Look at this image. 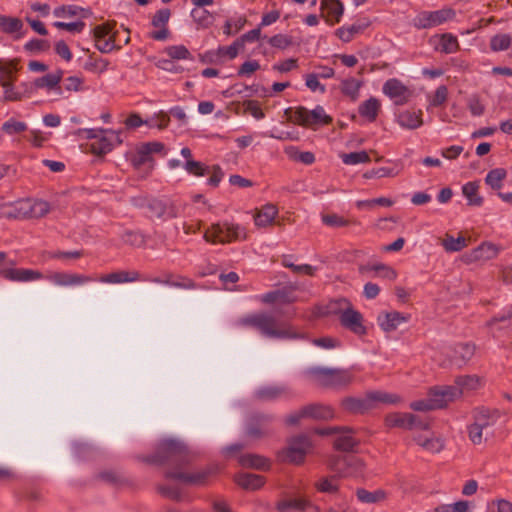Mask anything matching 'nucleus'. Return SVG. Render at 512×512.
Segmentation results:
<instances>
[{"mask_svg":"<svg viewBox=\"0 0 512 512\" xmlns=\"http://www.w3.org/2000/svg\"><path fill=\"white\" fill-rule=\"evenodd\" d=\"M248 237L247 229L234 222L224 221L212 224L203 235L205 241L211 244H227L244 241Z\"/></svg>","mask_w":512,"mask_h":512,"instance_id":"obj_3","label":"nucleus"},{"mask_svg":"<svg viewBox=\"0 0 512 512\" xmlns=\"http://www.w3.org/2000/svg\"><path fill=\"white\" fill-rule=\"evenodd\" d=\"M429 43L435 51L445 54L455 53L459 49L458 39L451 33L434 35L429 39Z\"/></svg>","mask_w":512,"mask_h":512,"instance_id":"obj_17","label":"nucleus"},{"mask_svg":"<svg viewBox=\"0 0 512 512\" xmlns=\"http://www.w3.org/2000/svg\"><path fill=\"white\" fill-rule=\"evenodd\" d=\"M397 124L406 130H414L423 125L422 110L406 109L396 114Z\"/></svg>","mask_w":512,"mask_h":512,"instance_id":"obj_19","label":"nucleus"},{"mask_svg":"<svg viewBox=\"0 0 512 512\" xmlns=\"http://www.w3.org/2000/svg\"><path fill=\"white\" fill-rule=\"evenodd\" d=\"M432 400H437L442 403L441 408L447 406L450 402L462 396V390L459 387L453 386H441L435 387L429 392Z\"/></svg>","mask_w":512,"mask_h":512,"instance_id":"obj_22","label":"nucleus"},{"mask_svg":"<svg viewBox=\"0 0 512 512\" xmlns=\"http://www.w3.org/2000/svg\"><path fill=\"white\" fill-rule=\"evenodd\" d=\"M362 81L349 77L343 79L340 84L341 92L349 97L352 101H356L359 97L360 88L362 87Z\"/></svg>","mask_w":512,"mask_h":512,"instance_id":"obj_39","label":"nucleus"},{"mask_svg":"<svg viewBox=\"0 0 512 512\" xmlns=\"http://www.w3.org/2000/svg\"><path fill=\"white\" fill-rule=\"evenodd\" d=\"M236 483L247 490H257L261 488L265 480L262 476L251 473H241L235 478Z\"/></svg>","mask_w":512,"mask_h":512,"instance_id":"obj_37","label":"nucleus"},{"mask_svg":"<svg viewBox=\"0 0 512 512\" xmlns=\"http://www.w3.org/2000/svg\"><path fill=\"white\" fill-rule=\"evenodd\" d=\"M312 442L307 436L292 437L279 456L283 461L302 464L305 456L312 450Z\"/></svg>","mask_w":512,"mask_h":512,"instance_id":"obj_5","label":"nucleus"},{"mask_svg":"<svg viewBox=\"0 0 512 512\" xmlns=\"http://www.w3.org/2000/svg\"><path fill=\"white\" fill-rule=\"evenodd\" d=\"M165 53L172 59H191L190 51L184 45H171L165 48Z\"/></svg>","mask_w":512,"mask_h":512,"instance_id":"obj_52","label":"nucleus"},{"mask_svg":"<svg viewBox=\"0 0 512 512\" xmlns=\"http://www.w3.org/2000/svg\"><path fill=\"white\" fill-rule=\"evenodd\" d=\"M479 187L478 181H470L462 186V193L468 205L479 207L483 204V197L479 195Z\"/></svg>","mask_w":512,"mask_h":512,"instance_id":"obj_36","label":"nucleus"},{"mask_svg":"<svg viewBox=\"0 0 512 512\" xmlns=\"http://www.w3.org/2000/svg\"><path fill=\"white\" fill-rule=\"evenodd\" d=\"M329 467L341 477H358L365 471V463L356 455L337 456L330 460Z\"/></svg>","mask_w":512,"mask_h":512,"instance_id":"obj_6","label":"nucleus"},{"mask_svg":"<svg viewBox=\"0 0 512 512\" xmlns=\"http://www.w3.org/2000/svg\"><path fill=\"white\" fill-rule=\"evenodd\" d=\"M340 158L346 165H357L370 161L369 154L364 150L351 153H342Z\"/></svg>","mask_w":512,"mask_h":512,"instance_id":"obj_48","label":"nucleus"},{"mask_svg":"<svg viewBox=\"0 0 512 512\" xmlns=\"http://www.w3.org/2000/svg\"><path fill=\"white\" fill-rule=\"evenodd\" d=\"M318 492L336 495L339 493V480L336 476L322 477L314 484Z\"/></svg>","mask_w":512,"mask_h":512,"instance_id":"obj_40","label":"nucleus"},{"mask_svg":"<svg viewBox=\"0 0 512 512\" xmlns=\"http://www.w3.org/2000/svg\"><path fill=\"white\" fill-rule=\"evenodd\" d=\"M171 13L170 10L167 8L158 10L153 19H152V25L156 28H164L167 27V23L170 19Z\"/></svg>","mask_w":512,"mask_h":512,"instance_id":"obj_61","label":"nucleus"},{"mask_svg":"<svg viewBox=\"0 0 512 512\" xmlns=\"http://www.w3.org/2000/svg\"><path fill=\"white\" fill-rule=\"evenodd\" d=\"M113 27L111 23L98 24V50L101 52H109L114 48V36L111 34Z\"/></svg>","mask_w":512,"mask_h":512,"instance_id":"obj_27","label":"nucleus"},{"mask_svg":"<svg viewBox=\"0 0 512 512\" xmlns=\"http://www.w3.org/2000/svg\"><path fill=\"white\" fill-rule=\"evenodd\" d=\"M282 389L278 387H263L257 391V397L261 400H272L278 398L282 394Z\"/></svg>","mask_w":512,"mask_h":512,"instance_id":"obj_62","label":"nucleus"},{"mask_svg":"<svg viewBox=\"0 0 512 512\" xmlns=\"http://www.w3.org/2000/svg\"><path fill=\"white\" fill-rule=\"evenodd\" d=\"M278 215V208L271 203L257 209L254 214V224L259 228L271 226Z\"/></svg>","mask_w":512,"mask_h":512,"instance_id":"obj_25","label":"nucleus"},{"mask_svg":"<svg viewBox=\"0 0 512 512\" xmlns=\"http://www.w3.org/2000/svg\"><path fill=\"white\" fill-rule=\"evenodd\" d=\"M369 399L371 401L372 407H374L376 403L396 405L402 401L400 395L395 393H388L385 391H370Z\"/></svg>","mask_w":512,"mask_h":512,"instance_id":"obj_41","label":"nucleus"},{"mask_svg":"<svg viewBox=\"0 0 512 512\" xmlns=\"http://www.w3.org/2000/svg\"><path fill=\"white\" fill-rule=\"evenodd\" d=\"M497 254V247L491 243L485 242L463 254L462 261L466 264L484 263L488 260L494 259Z\"/></svg>","mask_w":512,"mask_h":512,"instance_id":"obj_15","label":"nucleus"},{"mask_svg":"<svg viewBox=\"0 0 512 512\" xmlns=\"http://www.w3.org/2000/svg\"><path fill=\"white\" fill-rule=\"evenodd\" d=\"M334 448L342 451L353 450L358 441L353 436V431L348 427L339 426V431L335 434Z\"/></svg>","mask_w":512,"mask_h":512,"instance_id":"obj_26","label":"nucleus"},{"mask_svg":"<svg viewBox=\"0 0 512 512\" xmlns=\"http://www.w3.org/2000/svg\"><path fill=\"white\" fill-rule=\"evenodd\" d=\"M403 166L400 163H395L393 166H383L378 168H373L363 174V177L366 179L371 178H393L400 174Z\"/></svg>","mask_w":512,"mask_h":512,"instance_id":"obj_35","label":"nucleus"},{"mask_svg":"<svg viewBox=\"0 0 512 512\" xmlns=\"http://www.w3.org/2000/svg\"><path fill=\"white\" fill-rule=\"evenodd\" d=\"M154 154L166 156L167 149L162 142L152 141L142 143L135 148V151L131 155V163L134 167L139 168L144 165H148L149 168H153L154 165Z\"/></svg>","mask_w":512,"mask_h":512,"instance_id":"obj_7","label":"nucleus"},{"mask_svg":"<svg viewBox=\"0 0 512 512\" xmlns=\"http://www.w3.org/2000/svg\"><path fill=\"white\" fill-rule=\"evenodd\" d=\"M283 265L287 268H290L296 274H304L309 276H313L317 270L316 267H313L309 264L295 265L287 258L283 260Z\"/></svg>","mask_w":512,"mask_h":512,"instance_id":"obj_57","label":"nucleus"},{"mask_svg":"<svg viewBox=\"0 0 512 512\" xmlns=\"http://www.w3.org/2000/svg\"><path fill=\"white\" fill-rule=\"evenodd\" d=\"M490 328L492 332H497L502 329H512V311L505 312L495 317L490 322Z\"/></svg>","mask_w":512,"mask_h":512,"instance_id":"obj_49","label":"nucleus"},{"mask_svg":"<svg viewBox=\"0 0 512 512\" xmlns=\"http://www.w3.org/2000/svg\"><path fill=\"white\" fill-rule=\"evenodd\" d=\"M441 245L446 252H458L467 246V240L464 236L459 235L457 238L452 235L446 234L442 240Z\"/></svg>","mask_w":512,"mask_h":512,"instance_id":"obj_44","label":"nucleus"},{"mask_svg":"<svg viewBox=\"0 0 512 512\" xmlns=\"http://www.w3.org/2000/svg\"><path fill=\"white\" fill-rule=\"evenodd\" d=\"M356 496L360 502L366 504H378L388 499V493L383 489L368 491L364 488H359L356 490Z\"/></svg>","mask_w":512,"mask_h":512,"instance_id":"obj_31","label":"nucleus"},{"mask_svg":"<svg viewBox=\"0 0 512 512\" xmlns=\"http://www.w3.org/2000/svg\"><path fill=\"white\" fill-rule=\"evenodd\" d=\"M236 328L255 330L269 339H295L299 334L288 325L279 324L276 318L267 313H250L238 318L234 323Z\"/></svg>","mask_w":512,"mask_h":512,"instance_id":"obj_1","label":"nucleus"},{"mask_svg":"<svg viewBox=\"0 0 512 512\" xmlns=\"http://www.w3.org/2000/svg\"><path fill=\"white\" fill-rule=\"evenodd\" d=\"M380 109V101L375 97H370L359 105L358 113L368 122H374L379 114Z\"/></svg>","mask_w":512,"mask_h":512,"instance_id":"obj_30","label":"nucleus"},{"mask_svg":"<svg viewBox=\"0 0 512 512\" xmlns=\"http://www.w3.org/2000/svg\"><path fill=\"white\" fill-rule=\"evenodd\" d=\"M4 215L9 219H39L50 212V204L41 199H21L4 205Z\"/></svg>","mask_w":512,"mask_h":512,"instance_id":"obj_2","label":"nucleus"},{"mask_svg":"<svg viewBox=\"0 0 512 512\" xmlns=\"http://www.w3.org/2000/svg\"><path fill=\"white\" fill-rule=\"evenodd\" d=\"M152 216L158 218H173L176 216L173 208L167 202L162 200H153L149 204Z\"/></svg>","mask_w":512,"mask_h":512,"instance_id":"obj_42","label":"nucleus"},{"mask_svg":"<svg viewBox=\"0 0 512 512\" xmlns=\"http://www.w3.org/2000/svg\"><path fill=\"white\" fill-rule=\"evenodd\" d=\"M344 10V4L340 0L320 1L321 18L329 26H334L341 21Z\"/></svg>","mask_w":512,"mask_h":512,"instance_id":"obj_14","label":"nucleus"},{"mask_svg":"<svg viewBox=\"0 0 512 512\" xmlns=\"http://www.w3.org/2000/svg\"><path fill=\"white\" fill-rule=\"evenodd\" d=\"M23 23L19 18L0 15V29L4 33L12 34L20 31Z\"/></svg>","mask_w":512,"mask_h":512,"instance_id":"obj_46","label":"nucleus"},{"mask_svg":"<svg viewBox=\"0 0 512 512\" xmlns=\"http://www.w3.org/2000/svg\"><path fill=\"white\" fill-rule=\"evenodd\" d=\"M512 43V37L509 34H497L490 40V48L495 52L507 50Z\"/></svg>","mask_w":512,"mask_h":512,"instance_id":"obj_50","label":"nucleus"},{"mask_svg":"<svg viewBox=\"0 0 512 512\" xmlns=\"http://www.w3.org/2000/svg\"><path fill=\"white\" fill-rule=\"evenodd\" d=\"M454 17L455 12L449 8L422 11L414 18V26L418 29L433 28L452 20Z\"/></svg>","mask_w":512,"mask_h":512,"instance_id":"obj_10","label":"nucleus"},{"mask_svg":"<svg viewBox=\"0 0 512 512\" xmlns=\"http://www.w3.org/2000/svg\"><path fill=\"white\" fill-rule=\"evenodd\" d=\"M122 142L120 134L112 129H98V155L112 151Z\"/></svg>","mask_w":512,"mask_h":512,"instance_id":"obj_20","label":"nucleus"},{"mask_svg":"<svg viewBox=\"0 0 512 512\" xmlns=\"http://www.w3.org/2000/svg\"><path fill=\"white\" fill-rule=\"evenodd\" d=\"M311 502L305 497H296L280 500L276 508L279 512L305 511L311 507Z\"/></svg>","mask_w":512,"mask_h":512,"instance_id":"obj_28","label":"nucleus"},{"mask_svg":"<svg viewBox=\"0 0 512 512\" xmlns=\"http://www.w3.org/2000/svg\"><path fill=\"white\" fill-rule=\"evenodd\" d=\"M293 121L300 126L315 129L319 126L330 124L332 117L328 115L325 109L320 105H317L312 110L301 106L295 109Z\"/></svg>","mask_w":512,"mask_h":512,"instance_id":"obj_4","label":"nucleus"},{"mask_svg":"<svg viewBox=\"0 0 512 512\" xmlns=\"http://www.w3.org/2000/svg\"><path fill=\"white\" fill-rule=\"evenodd\" d=\"M310 373L319 385L325 387H338L352 381V375L345 370L313 368Z\"/></svg>","mask_w":512,"mask_h":512,"instance_id":"obj_9","label":"nucleus"},{"mask_svg":"<svg viewBox=\"0 0 512 512\" xmlns=\"http://www.w3.org/2000/svg\"><path fill=\"white\" fill-rule=\"evenodd\" d=\"M382 92L389 97L395 105L406 104L412 95L411 90L396 78L387 80L382 87Z\"/></svg>","mask_w":512,"mask_h":512,"instance_id":"obj_13","label":"nucleus"},{"mask_svg":"<svg viewBox=\"0 0 512 512\" xmlns=\"http://www.w3.org/2000/svg\"><path fill=\"white\" fill-rule=\"evenodd\" d=\"M481 386V381L476 376H463L457 378L454 387H459L462 390V395L465 392L473 391Z\"/></svg>","mask_w":512,"mask_h":512,"instance_id":"obj_47","label":"nucleus"},{"mask_svg":"<svg viewBox=\"0 0 512 512\" xmlns=\"http://www.w3.org/2000/svg\"><path fill=\"white\" fill-rule=\"evenodd\" d=\"M361 31V27L359 25L353 24L350 26H342L336 31V35L343 42H350L354 36Z\"/></svg>","mask_w":512,"mask_h":512,"instance_id":"obj_56","label":"nucleus"},{"mask_svg":"<svg viewBox=\"0 0 512 512\" xmlns=\"http://www.w3.org/2000/svg\"><path fill=\"white\" fill-rule=\"evenodd\" d=\"M191 17L201 28L208 27L211 23V15L205 9L194 8L191 11Z\"/></svg>","mask_w":512,"mask_h":512,"instance_id":"obj_55","label":"nucleus"},{"mask_svg":"<svg viewBox=\"0 0 512 512\" xmlns=\"http://www.w3.org/2000/svg\"><path fill=\"white\" fill-rule=\"evenodd\" d=\"M385 425L388 428H401L411 430L413 428L428 429V424L420 421L411 413L392 412L386 415Z\"/></svg>","mask_w":512,"mask_h":512,"instance_id":"obj_11","label":"nucleus"},{"mask_svg":"<svg viewBox=\"0 0 512 512\" xmlns=\"http://www.w3.org/2000/svg\"><path fill=\"white\" fill-rule=\"evenodd\" d=\"M210 472L208 470H200L195 472H169L167 478L175 481L190 484V485H201L206 482Z\"/></svg>","mask_w":512,"mask_h":512,"instance_id":"obj_24","label":"nucleus"},{"mask_svg":"<svg viewBox=\"0 0 512 512\" xmlns=\"http://www.w3.org/2000/svg\"><path fill=\"white\" fill-rule=\"evenodd\" d=\"M321 219H322V222L326 226H329L332 228H339V227H344V226L348 225V221L345 218H343L342 216L337 215V214H323Z\"/></svg>","mask_w":512,"mask_h":512,"instance_id":"obj_59","label":"nucleus"},{"mask_svg":"<svg viewBox=\"0 0 512 512\" xmlns=\"http://www.w3.org/2000/svg\"><path fill=\"white\" fill-rule=\"evenodd\" d=\"M414 440L420 447H422L424 450L430 453H439L444 448V439L439 436L419 435L416 436Z\"/></svg>","mask_w":512,"mask_h":512,"instance_id":"obj_34","label":"nucleus"},{"mask_svg":"<svg viewBox=\"0 0 512 512\" xmlns=\"http://www.w3.org/2000/svg\"><path fill=\"white\" fill-rule=\"evenodd\" d=\"M0 276L9 281L29 282L42 279L43 275L38 270L24 268H6L0 271Z\"/></svg>","mask_w":512,"mask_h":512,"instance_id":"obj_16","label":"nucleus"},{"mask_svg":"<svg viewBox=\"0 0 512 512\" xmlns=\"http://www.w3.org/2000/svg\"><path fill=\"white\" fill-rule=\"evenodd\" d=\"M84 10L74 5L60 6L54 9L53 14L59 18H69L79 15Z\"/></svg>","mask_w":512,"mask_h":512,"instance_id":"obj_58","label":"nucleus"},{"mask_svg":"<svg viewBox=\"0 0 512 512\" xmlns=\"http://www.w3.org/2000/svg\"><path fill=\"white\" fill-rule=\"evenodd\" d=\"M83 256V251L76 250V251H69V252H63V251H51L48 252V257L51 259H60L63 261H70L79 259Z\"/></svg>","mask_w":512,"mask_h":512,"instance_id":"obj_60","label":"nucleus"},{"mask_svg":"<svg viewBox=\"0 0 512 512\" xmlns=\"http://www.w3.org/2000/svg\"><path fill=\"white\" fill-rule=\"evenodd\" d=\"M27 125L24 122L9 120L2 125V130L9 135L24 132Z\"/></svg>","mask_w":512,"mask_h":512,"instance_id":"obj_63","label":"nucleus"},{"mask_svg":"<svg viewBox=\"0 0 512 512\" xmlns=\"http://www.w3.org/2000/svg\"><path fill=\"white\" fill-rule=\"evenodd\" d=\"M285 152L293 159L298 160L304 164L310 165L314 163L315 156L312 152H298L294 147H288Z\"/></svg>","mask_w":512,"mask_h":512,"instance_id":"obj_54","label":"nucleus"},{"mask_svg":"<svg viewBox=\"0 0 512 512\" xmlns=\"http://www.w3.org/2000/svg\"><path fill=\"white\" fill-rule=\"evenodd\" d=\"M48 279L58 286H77L93 281L92 277L67 272H53L48 276Z\"/></svg>","mask_w":512,"mask_h":512,"instance_id":"obj_18","label":"nucleus"},{"mask_svg":"<svg viewBox=\"0 0 512 512\" xmlns=\"http://www.w3.org/2000/svg\"><path fill=\"white\" fill-rule=\"evenodd\" d=\"M63 77V71L58 70L54 73L46 74L34 80L33 85L35 88H46L48 90H60V82Z\"/></svg>","mask_w":512,"mask_h":512,"instance_id":"obj_32","label":"nucleus"},{"mask_svg":"<svg viewBox=\"0 0 512 512\" xmlns=\"http://www.w3.org/2000/svg\"><path fill=\"white\" fill-rule=\"evenodd\" d=\"M297 415L316 420H330L335 417V411L329 405L310 404L301 408Z\"/></svg>","mask_w":512,"mask_h":512,"instance_id":"obj_21","label":"nucleus"},{"mask_svg":"<svg viewBox=\"0 0 512 512\" xmlns=\"http://www.w3.org/2000/svg\"><path fill=\"white\" fill-rule=\"evenodd\" d=\"M341 406L351 413H362L372 408L369 392L363 398L348 397L342 400Z\"/></svg>","mask_w":512,"mask_h":512,"instance_id":"obj_29","label":"nucleus"},{"mask_svg":"<svg viewBox=\"0 0 512 512\" xmlns=\"http://www.w3.org/2000/svg\"><path fill=\"white\" fill-rule=\"evenodd\" d=\"M361 273H366L368 271H375L378 277L393 281L397 278V272L392 267L385 264H376L372 266H361L359 268Z\"/></svg>","mask_w":512,"mask_h":512,"instance_id":"obj_43","label":"nucleus"},{"mask_svg":"<svg viewBox=\"0 0 512 512\" xmlns=\"http://www.w3.org/2000/svg\"><path fill=\"white\" fill-rule=\"evenodd\" d=\"M341 310L339 312V321L341 325L357 335L366 333L364 319L362 314L355 310L346 299L340 300Z\"/></svg>","mask_w":512,"mask_h":512,"instance_id":"obj_8","label":"nucleus"},{"mask_svg":"<svg viewBox=\"0 0 512 512\" xmlns=\"http://www.w3.org/2000/svg\"><path fill=\"white\" fill-rule=\"evenodd\" d=\"M488 418V412L485 410H479L476 413L475 422L468 428L469 438L474 444L482 443L483 429L490 424Z\"/></svg>","mask_w":512,"mask_h":512,"instance_id":"obj_23","label":"nucleus"},{"mask_svg":"<svg viewBox=\"0 0 512 512\" xmlns=\"http://www.w3.org/2000/svg\"><path fill=\"white\" fill-rule=\"evenodd\" d=\"M410 320V315L396 310L381 311L376 318L377 325L386 334L395 332Z\"/></svg>","mask_w":512,"mask_h":512,"instance_id":"obj_12","label":"nucleus"},{"mask_svg":"<svg viewBox=\"0 0 512 512\" xmlns=\"http://www.w3.org/2000/svg\"><path fill=\"white\" fill-rule=\"evenodd\" d=\"M442 403L437 400H432L430 394H428V398L425 400L414 401L410 404V408L415 411H429L435 409H441Z\"/></svg>","mask_w":512,"mask_h":512,"instance_id":"obj_53","label":"nucleus"},{"mask_svg":"<svg viewBox=\"0 0 512 512\" xmlns=\"http://www.w3.org/2000/svg\"><path fill=\"white\" fill-rule=\"evenodd\" d=\"M243 467L266 470L270 467L269 460L256 454L240 455L238 459Z\"/></svg>","mask_w":512,"mask_h":512,"instance_id":"obj_38","label":"nucleus"},{"mask_svg":"<svg viewBox=\"0 0 512 512\" xmlns=\"http://www.w3.org/2000/svg\"><path fill=\"white\" fill-rule=\"evenodd\" d=\"M506 176V172L504 169H493L488 172L485 178V182L487 185H489L492 189H500L501 183L503 179Z\"/></svg>","mask_w":512,"mask_h":512,"instance_id":"obj_51","label":"nucleus"},{"mask_svg":"<svg viewBox=\"0 0 512 512\" xmlns=\"http://www.w3.org/2000/svg\"><path fill=\"white\" fill-rule=\"evenodd\" d=\"M139 274L135 271H115L102 276L98 281L107 284H121L136 281Z\"/></svg>","mask_w":512,"mask_h":512,"instance_id":"obj_33","label":"nucleus"},{"mask_svg":"<svg viewBox=\"0 0 512 512\" xmlns=\"http://www.w3.org/2000/svg\"><path fill=\"white\" fill-rule=\"evenodd\" d=\"M447 97H448V89L446 86L441 85L436 89L433 97H431L430 105L434 106V107H438L446 102Z\"/></svg>","mask_w":512,"mask_h":512,"instance_id":"obj_64","label":"nucleus"},{"mask_svg":"<svg viewBox=\"0 0 512 512\" xmlns=\"http://www.w3.org/2000/svg\"><path fill=\"white\" fill-rule=\"evenodd\" d=\"M14 74L11 77H3L1 85L4 89L3 101H20L22 94L14 89L13 82L15 81Z\"/></svg>","mask_w":512,"mask_h":512,"instance_id":"obj_45","label":"nucleus"}]
</instances>
